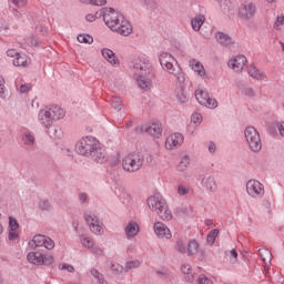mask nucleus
<instances>
[{"label": "nucleus", "instance_id": "1", "mask_svg": "<svg viewBox=\"0 0 284 284\" xmlns=\"http://www.w3.org/2000/svg\"><path fill=\"white\" fill-rule=\"evenodd\" d=\"M63 116H65V111L58 105H52L39 112V121L43 128H50L54 121H59Z\"/></svg>", "mask_w": 284, "mask_h": 284}, {"label": "nucleus", "instance_id": "2", "mask_svg": "<svg viewBox=\"0 0 284 284\" xmlns=\"http://www.w3.org/2000/svg\"><path fill=\"white\" fill-rule=\"evenodd\" d=\"M145 159L143 158V154L141 153H129L123 160H122V168L124 172H139L141 168H143V162Z\"/></svg>", "mask_w": 284, "mask_h": 284}, {"label": "nucleus", "instance_id": "3", "mask_svg": "<svg viewBox=\"0 0 284 284\" xmlns=\"http://www.w3.org/2000/svg\"><path fill=\"white\" fill-rule=\"evenodd\" d=\"M130 68H132L135 77H155L152 63H150V60L145 58H136L133 62H131Z\"/></svg>", "mask_w": 284, "mask_h": 284}, {"label": "nucleus", "instance_id": "4", "mask_svg": "<svg viewBox=\"0 0 284 284\" xmlns=\"http://www.w3.org/2000/svg\"><path fill=\"white\" fill-rule=\"evenodd\" d=\"M244 136L252 152H261L263 148V143L261 142V134L254 126H247L244 131Z\"/></svg>", "mask_w": 284, "mask_h": 284}, {"label": "nucleus", "instance_id": "5", "mask_svg": "<svg viewBox=\"0 0 284 284\" xmlns=\"http://www.w3.org/2000/svg\"><path fill=\"white\" fill-rule=\"evenodd\" d=\"M99 146V141L92 136H87L81 140L80 144L78 145V154H81L82 156H91V154H94V151Z\"/></svg>", "mask_w": 284, "mask_h": 284}, {"label": "nucleus", "instance_id": "6", "mask_svg": "<svg viewBox=\"0 0 284 284\" xmlns=\"http://www.w3.org/2000/svg\"><path fill=\"white\" fill-rule=\"evenodd\" d=\"M256 3L252 1H244L239 7L237 17L242 19V21H250V19H254V17H256Z\"/></svg>", "mask_w": 284, "mask_h": 284}, {"label": "nucleus", "instance_id": "7", "mask_svg": "<svg viewBox=\"0 0 284 284\" xmlns=\"http://www.w3.org/2000/svg\"><path fill=\"white\" fill-rule=\"evenodd\" d=\"M29 247L37 250V247H45V250H54V241L47 235L37 234L29 241Z\"/></svg>", "mask_w": 284, "mask_h": 284}, {"label": "nucleus", "instance_id": "8", "mask_svg": "<svg viewBox=\"0 0 284 284\" xmlns=\"http://www.w3.org/2000/svg\"><path fill=\"white\" fill-rule=\"evenodd\" d=\"M84 220L87 221L91 232L101 236L103 234V226L99 223V217L92 212L84 213Z\"/></svg>", "mask_w": 284, "mask_h": 284}, {"label": "nucleus", "instance_id": "9", "mask_svg": "<svg viewBox=\"0 0 284 284\" xmlns=\"http://www.w3.org/2000/svg\"><path fill=\"white\" fill-rule=\"evenodd\" d=\"M246 192L248 196H252L253 199H258V196H263L265 194V189L263 187V184L256 180H250L246 183Z\"/></svg>", "mask_w": 284, "mask_h": 284}, {"label": "nucleus", "instance_id": "10", "mask_svg": "<svg viewBox=\"0 0 284 284\" xmlns=\"http://www.w3.org/2000/svg\"><path fill=\"white\" fill-rule=\"evenodd\" d=\"M163 70H165V72H168L169 74H173L180 85H183V83H185V73H183V69H181L179 64H175L174 67V62H169V64H164Z\"/></svg>", "mask_w": 284, "mask_h": 284}, {"label": "nucleus", "instance_id": "11", "mask_svg": "<svg viewBox=\"0 0 284 284\" xmlns=\"http://www.w3.org/2000/svg\"><path fill=\"white\" fill-rule=\"evenodd\" d=\"M168 205V202H165V199L161 194L152 195L148 199V206L153 212H161V210H165V206Z\"/></svg>", "mask_w": 284, "mask_h": 284}, {"label": "nucleus", "instance_id": "12", "mask_svg": "<svg viewBox=\"0 0 284 284\" xmlns=\"http://www.w3.org/2000/svg\"><path fill=\"white\" fill-rule=\"evenodd\" d=\"M104 23L114 32L116 27L121 23V19H119V13L114 10V8H109V11L104 16Z\"/></svg>", "mask_w": 284, "mask_h": 284}, {"label": "nucleus", "instance_id": "13", "mask_svg": "<svg viewBox=\"0 0 284 284\" xmlns=\"http://www.w3.org/2000/svg\"><path fill=\"white\" fill-rule=\"evenodd\" d=\"M142 132L150 134L154 139H159V136L163 134V126L159 122H154L152 124H144L142 126Z\"/></svg>", "mask_w": 284, "mask_h": 284}, {"label": "nucleus", "instance_id": "14", "mask_svg": "<svg viewBox=\"0 0 284 284\" xmlns=\"http://www.w3.org/2000/svg\"><path fill=\"white\" fill-rule=\"evenodd\" d=\"M245 63H247V58H245V55H236L229 61V67L232 68L234 72H242L243 68H245Z\"/></svg>", "mask_w": 284, "mask_h": 284}, {"label": "nucleus", "instance_id": "15", "mask_svg": "<svg viewBox=\"0 0 284 284\" xmlns=\"http://www.w3.org/2000/svg\"><path fill=\"white\" fill-rule=\"evenodd\" d=\"M183 134L181 133H173L171 134L165 142V146L168 150H172L173 148H179L183 144Z\"/></svg>", "mask_w": 284, "mask_h": 284}, {"label": "nucleus", "instance_id": "16", "mask_svg": "<svg viewBox=\"0 0 284 284\" xmlns=\"http://www.w3.org/2000/svg\"><path fill=\"white\" fill-rule=\"evenodd\" d=\"M153 227L159 239H172V232H170V229L162 222H156Z\"/></svg>", "mask_w": 284, "mask_h": 284}, {"label": "nucleus", "instance_id": "17", "mask_svg": "<svg viewBox=\"0 0 284 284\" xmlns=\"http://www.w3.org/2000/svg\"><path fill=\"white\" fill-rule=\"evenodd\" d=\"M113 32H118V34L122 37H129V34H132V24L126 20H122L118 27L113 29Z\"/></svg>", "mask_w": 284, "mask_h": 284}, {"label": "nucleus", "instance_id": "18", "mask_svg": "<svg viewBox=\"0 0 284 284\" xmlns=\"http://www.w3.org/2000/svg\"><path fill=\"white\" fill-rule=\"evenodd\" d=\"M152 79H154V77L150 75H138L136 78V84L140 88V90H150V88H152Z\"/></svg>", "mask_w": 284, "mask_h": 284}, {"label": "nucleus", "instance_id": "19", "mask_svg": "<svg viewBox=\"0 0 284 284\" xmlns=\"http://www.w3.org/2000/svg\"><path fill=\"white\" fill-rule=\"evenodd\" d=\"M91 159L95 161V163H105V161H108L105 150L101 149V146L98 145L93 154H91Z\"/></svg>", "mask_w": 284, "mask_h": 284}, {"label": "nucleus", "instance_id": "20", "mask_svg": "<svg viewBox=\"0 0 284 284\" xmlns=\"http://www.w3.org/2000/svg\"><path fill=\"white\" fill-rule=\"evenodd\" d=\"M102 57H104V59L111 63V65H119V59L116 58V54L114 53V51L104 48L101 51Z\"/></svg>", "mask_w": 284, "mask_h": 284}, {"label": "nucleus", "instance_id": "21", "mask_svg": "<svg viewBox=\"0 0 284 284\" xmlns=\"http://www.w3.org/2000/svg\"><path fill=\"white\" fill-rule=\"evenodd\" d=\"M215 39L220 43V45L227 47V45L234 44V41L232 40V37L227 36V33H224V32H221V31H217L215 33Z\"/></svg>", "mask_w": 284, "mask_h": 284}, {"label": "nucleus", "instance_id": "22", "mask_svg": "<svg viewBox=\"0 0 284 284\" xmlns=\"http://www.w3.org/2000/svg\"><path fill=\"white\" fill-rule=\"evenodd\" d=\"M13 65L18 68H28L30 65V57L26 53H19L16 59H13Z\"/></svg>", "mask_w": 284, "mask_h": 284}, {"label": "nucleus", "instance_id": "23", "mask_svg": "<svg viewBox=\"0 0 284 284\" xmlns=\"http://www.w3.org/2000/svg\"><path fill=\"white\" fill-rule=\"evenodd\" d=\"M125 234L128 239H133L139 234V224L134 221L128 223L125 227Z\"/></svg>", "mask_w": 284, "mask_h": 284}, {"label": "nucleus", "instance_id": "24", "mask_svg": "<svg viewBox=\"0 0 284 284\" xmlns=\"http://www.w3.org/2000/svg\"><path fill=\"white\" fill-rule=\"evenodd\" d=\"M202 185H204L206 190H210V192H216V181L211 175L203 178Z\"/></svg>", "mask_w": 284, "mask_h": 284}, {"label": "nucleus", "instance_id": "25", "mask_svg": "<svg viewBox=\"0 0 284 284\" xmlns=\"http://www.w3.org/2000/svg\"><path fill=\"white\" fill-rule=\"evenodd\" d=\"M248 74L252 79H256L257 81H263V79H265V72L258 71L254 64H251Z\"/></svg>", "mask_w": 284, "mask_h": 284}, {"label": "nucleus", "instance_id": "26", "mask_svg": "<svg viewBox=\"0 0 284 284\" xmlns=\"http://www.w3.org/2000/svg\"><path fill=\"white\" fill-rule=\"evenodd\" d=\"M205 23V16H196L191 20V26L194 32H199L201 30V26Z\"/></svg>", "mask_w": 284, "mask_h": 284}, {"label": "nucleus", "instance_id": "27", "mask_svg": "<svg viewBox=\"0 0 284 284\" xmlns=\"http://www.w3.org/2000/svg\"><path fill=\"white\" fill-rule=\"evenodd\" d=\"M190 65L194 72H197L199 77H205V68L200 61L191 60Z\"/></svg>", "mask_w": 284, "mask_h": 284}, {"label": "nucleus", "instance_id": "28", "mask_svg": "<svg viewBox=\"0 0 284 284\" xmlns=\"http://www.w3.org/2000/svg\"><path fill=\"white\" fill-rule=\"evenodd\" d=\"M220 8L222 10V12H224V14H231L232 17H234V12L232 9V1L230 0H222L220 2Z\"/></svg>", "mask_w": 284, "mask_h": 284}, {"label": "nucleus", "instance_id": "29", "mask_svg": "<svg viewBox=\"0 0 284 284\" xmlns=\"http://www.w3.org/2000/svg\"><path fill=\"white\" fill-rule=\"evenodd\" d=\"M41 257L42 253L40 252H31L27 255V260L33 265H41Z\"/></svg>", "mask_w": 284, "mask_h": 284}, {"label": "nucleus", "instance_id": "30", "mask_svg": "<svg viewBox=\"0 0 284 284\" xmlns=\"http://www.w3.org/2000/svg\"><path fill=\"white\" fill-rule=\"evenodd\" d=\"M159 61L162 68H165L169 63L174 62V57L168 52H163L159 57Z\"/></svg>", "mask_w": 284, "mask_h": 284}, {"label": "nucleus", "instance_id": "31", "mask_svg": "<svg viewBox=\"0 0 284 284\" xmlns=\"http://www.w3.org/2000/svg\"><path fill=\"white\" fill-rule=\"evenodd\" d=\"M156 214L162 221H172V211L168 209V204L164 206V209L158 211Z\"/></svg>", "mask_w": 284, "mask_h": 284}, {"label": "nucleus", "instance_id": "32", "mask_svg": "<svg viewBox=\"0 0 284 284\" xmlns=\"http://www.w3.org/2000/svg\"><path fill=\"white\" fill-rule=\"evenodd\" d=\"M210 94L203 90H196L195 91V99L200 103V105H203L204 103H207V97Z\"/></svg>", "mask_w": 284, "mask_h": 284}, {"label": "nucleus", "instance_id": "33", "mask_svg": "<svg viewBox=\"0 0 284 284\" xmlns=\"http://www.w3.org/2000/svg\"><path fill=\"white\" fill-rule=\"evenodd\" d=\"M186 252H187L189 256H194V254H197V252H199V242H196L195 240L189 242Z\"/></svg>", "mask_w": 284, "mask_h": 284}, {"label": "nucleus", "instance_id": "34", "mask_svg": "<svg viewBox=\"0 0 284 284\" xmlns=\"http://www.w3.org/2000/svg\"><path fill=\"white\" fill-rule=\"evenodd\" d=\"M258 254L261 256V260L263 263H271L272 262V252L267 248H261L258 250Z\"/></svg>", "mask_w": 284, "mask_h": 284}, {"label": "nucleus", "instance_id": "35", "mask_svg": "<svg viewBox=\"0 0 284 284\" xmlns=\"http://www.w3.org/2000/svg\"><path fill=\"white\" fill-rule=\"evenodd\" d=\"M181 272L185 274V280L189 283H192V281H194V275L192 274V268L190 267V265H182Z\"/></svg>", "mask_w": 284, "mask_h": 284}, {"label": "nucleus", "instance_id": "36", "mask_svg": "<svg viewBox=\"0 0 284 284\" xmlns=\"http://www.w3.org/2000/svg\"><path fill=\"white\" fill-rule=\"evenodd\" d=\"M47 133L51 139H59L61 136V129L51 124L49 128H47Z\"/></svg>", "mask_w": 284, "mask_h": 284}, {"label": "nucleus", "instance_id": "37", "mask_svg": "<svg viewBox=\"0 0 284 284\" xmlns=\"http://www.w3.org/2000/svg\"><path fill=\"white\" fill-rule=\"evenodd\" d=\"M189 165H190V155H183L178 165L179 172H185Z\"/></svg>", "mask_w": 284, "mask_h": 284}, {"label": "nucleus", "instance_id": "38", "mask_svg": "<svg viewBox=\"0 0 284 284\" xmlns=\"http://www.w3.org/2000/svg\"><path fill=\"white\" fill-rule=\"evenodd\" d=\"M176 99L180 101V103H187V94L185 93V89H183V87H180L176 90Z\"/></svg>", "mask_w": 284, "mask_h": 284}, {"label": "nucleus", "instance_id": "39", "mask_svg": "<svg viewBox=\"0 0 284 284\" xmlns=\"http://www.w3.org/2000/svg\"><path fill=\"white\" fill-rule=\"evenodd\" d=\"M216 236H219V229L212 230L206 236L207 245H214L216 242Z\"/></svg>", "mask_w": 284, "mask_h": 284}, {"label": "nucleus", "instance_id": "40", "mask_svg": "<svg viewBox=\"0 0 284 284\" xmlns=\"http://www.w3.org/2000/svg\"><path fill=\"white\" fill-rule=\"evenodd\" d=\"M39 210H41L42 212H50V210H52V204L50 203V200H40Z\"/></svg>", "mask_w": 284, "mask_h": 284}, {"label": "nucleus", "instance_id": "41", "mask_svg": "<svg viewBox=\"0 0 284 284\" xmlns=\"http://www.w3.org/2000/svg\"><path fill=\"white\" fill-rule=\"evenodd\" d=\"M111 105L114 110H116V112H121L123 108V101L121 100V98L115 97L113 98V100H111Z\"/></svg>", "mask_w": 284, "mask_h": 284}, {"label": "nucleus", "instance_id": "42", "mask_svg": "<svg viewBox=\"0 0 284 284\" xmlns=\"http://www.w3.org/2000/svg\"><path fill=\"white\" fill-rule=\"evenodd\" d=\"M52 263H54V256L42 253L40 265H52Z\"/></svg>", "mask_w": 284, "mask_h": 284}, {"label": "nucleus", "instance_id": "43", "mask_svg": "<svg viewBox=\"0 0 284 284\" xmlns=\"http://www.w3.org/2000/svg\"><path fill=\"white\" fill-rule=\"evenodd\" d=\"M175 250H178L180 254H185L187 252L185 242L183 240H178L175 243Z\"/></svg>", "mask_w": 284, "mask_h": 284}, {"label": "nucleus", "instance_id": "44", "mask_svg": "<svg viewBox=\"0 0 284 284\" xmlns=\"http://www.w3.org/2000/svg\"><path fill=\"white\" fill-rule=\"evenodd\" d=\"M205 108H209L210 110H214V108H219V102L214 98H210L207 95L206 102L203 104Z\"/></svg>", "mask_w": 284, "mask_h": 284}, {"label": "nucleus", "instance_id": "45", "mask_svg": "<svg viewBox=\"0 0 284 284\" xmlns=\"http://www.w3.org/2000/svg\"><path fill=\"white\" fill-rule=\"evenodd\" d=\"M78 41L79 43H93L94 42V38H92V36L90 34H79L78 36Z\"/></svg>", "mask_w": 284, "mask_h": 284}, {"label": "nucleus", "instance_id": "46", "mask_svg": "<svg viewBox=\"0 0 284 284\" xmlns=\"http://www.w3.org/2000/svg\"><path fill=\"white\" fill-rule=\"evenodd\" d=\"M111 272L115 275L119 276V274H123V266L119 263H113L110 266Z\"/></svg>", "mask_w": 284, "mask_h": 284}, {"label": "nucleus", "instance_id": "47", "mask_svg": "<svg viewBox=\"0 0 284 284\" xmlns=\"http://www.w3.org/2000/svg\"><path fill=\"white\" fill-rule=\"evenodd\" d=\"M141 262L139 260L135 261H129L125 263V271L130 272V270H136V267H140Z\"/></svg>", "mask_w": 284, "mask_h": 284}, {"label": "nucleus", "instance_id": "48", "mask_svg": "<svg viewBox=\"0 0 284 284\" xmlns=\"http://www.w3.org/2000/svg\"><path fill=\"white\" fill-rule=\"evenodd\" d=\"M91 274L98 280V283L108 284V281L103 278V274L99 273L97 268H92Z\"/></svg>", "mask_w": 284, "mask_h": 284}, {"label": "nucleus", "instance_id": "49", "mask_svg": "<svg viewBox=\"0 0 284 284\" xmlns=\"http://www.w3.org/2000/svg\"><path fill=\"white\" fill-rule=\"evenodd\" d=\"M81 243L83 247H88V250H92L94 247V241L90 237H81Z\"/></svg>", "mask_w": 284, "mask_h": 284}, {"label": "nucleus", "instance_id": "50", "mask_svg": "<svg viewBox=\"0 0 284 284\" xmlns=\"http://www.w3.org/2000/svg\"><path fill=\"white\" fill-rule=\"evenodd\" d=\"M9 227L11 232H17V230H19V222H17V219L12 216L9 217Z\"/></svg>", "mask_w": 284, "mask_h": 284}, {"label": "nucleus", "instance_id": "51", "mask_svg": "<svg viewBox=\"0 0 284 284\" xmlns=\"http://www.w3.org/2000/svg\"><path fill=\"white\" fill-rule=\"evenodd\" d=\"M226 256H230V263H236L237 258H239V253L236 252V250H231L229 252H226Z\"/></svg>", "mask_w": 284, "mask_h": 284}, {"label": "nucleus", "instance_id": "52", "mask_svg": "<svg viewBox=\"0 0 284 284\" xmlns=\"http://www.w3.org/2000/svg\"><path fill=\"white\" fill-rule=\"evenodd\" d=\"M110 8H102L99 11L95 12V14H93V17H95V19H101V17H103V21L105 20V14H108Z\"/></svg>", "mask_w": 284, "mask_h": 284}, {"label": "nucleus", "instance_id": "53", "mask_svg": "<svg viewBox=\"0 0 284 284\" xmlns=\"http://www.w3.org/2000/svg\"><path fill=\"white\" fill-rule=\"evenodd\" d=\"M178 193L180 194V196H185L186 194H190V187L184 185H179Z\"/></svg>", "mask_w": 284, "mask_h": 284}, {"label": "nucleus", "instance_id": "54", "mask_svg": "<svg viewBox=\"0 0 284 284\" xmlns=\"http://www.w3.org/2000/svg\"><path fill=\"white\" fill-rule=\"evenodd\" d=\"M6 81L2 77H0V98L6 99V85L3 84Z\"/></svg>", "mask_w": 284, "mask_h": 284}, {"label": "nucleus", "instance_id": "55", "mask_svg": "<svg viewBox=\"0 0 284 284\" xmlns=\"http://www.w3.org/2000/svg\"><path fill=\"white\" fill-rule=\"evenodd\" d=\"M24 145H34V136L31 134H26L23 138Z\"/></svg>", "mask_w": 284, "mask_h": 284}, {"label": "nucleus", "instance_id": "56", "mask_svg": "<svg viewBox=\"0 0 284 284\" xmlns=\"http://www.w3.org/2000/svg\"><path fill=\"white\" fill-rule=\"evenodd\" d=\"M191 121L193 123H201V121H203V115H201L200 113H193Z\"/></svg>", "mask_w": 284, "mask_h": 284}, {"label": "nucleus", "instance_id": "57", "mask_svg": "<svg viewBox=\"0 0 284 284\" xmlns=\"http://www.w3.org/2000/svg\"><path fill=\"white\" fill-rule=\"evenodd\" d=\"M59 270H67L70 273L74 272V266L70 265V264H60L59 265Z\"/></svg>", "mask_w": 284, "mask_h": 284}, {"label": "nucleus", "instance_id": "58", "mask_svg": "<svg viewBox=\"0 0 284 284\" xmlns=\"http://www.w3.org/2000/svg\"><path fill=\"white\" fill-rule=\"evenodd\" d=\"M197 284H212L210 278L205 277V275H201L197 280Z\"/></svg>", "mask_w": 284, "mask_h": 284}, {"label": "nucleus", "instance_id": "59", "mask_svg": "<svg viewBox=\"0 0 284 284\" xmlns=\"http://www.w3.org/2000/svg\"><path fill=\"white\" fill-rule=\"evenodd\" d=\"M12 3H14V6H17L18 8H23L26 6V3H28V0H11Z\"/></svg>", "mask_w": 284, "mask_h": 284}, {"label": "nucleus", "instance_id": "60", "mask_svg": "<svg viewBox=\"0 0 284 284\" xmlns=\"http://www.w3.org/2000/svg\"><path fill=\"white\" fill-rule=\"evenodd\" d=\"M91 252L92 254H97L98 256H101V254H103V250H101V247L99 246L91 247Z\"/></svg>", "mask_w": 284, "mask_h": 284}, {"label": "nucleus", "instance_id": "61", "mask_svg": "<svg viewBox=\"0 0 284 284\" xmlns=\"http://www.w3.org/2000/svg\"><path fill=\"white\" fill-rule=\"evenodd\" d=\"M108 3V0H92L91 6H105Z\"/></svg>", "mask_w": 284, "mask_h": 284}, {"label": "nucleus", "instance_id": "62", "mask_svg": "<svg viewBox=\"0 0 284 284\" xmlns=\"http://www.w3.org/2000/svg\"><path fill=\"white\" fill-rule=\"evenodd\" d=\"M244 94H245L246 97H254V94H255L254 89H252V88H245V89H244Z\"/></svg>", "mask_w": 284, "mask_h": 284}, {"label": "nucleus", "instance_id": "63", "mask_svg": "<svg viewBox=\"0 0 284 284\" xmlns=\"http://www.w3.org/2000/svg\"><path fill=\"white\" fill-rule=\"evenodd\" d=\"M79 201L80 203H85V201H88V193H80L79 194Z\"/></svg>", "mask_w": 284, "mask_h": 284}, {"label": "nucleus", "instance_id": "64", "mask_svg": "<svg viewBox=\"0 0 284 284\" xmlns=\"http://www.w3.org/2000/svg\"><path fill=\"white\" fill-rule=\"evenodd\" d=\"M277 130H278L281 136H284V122H281L277 124Z\"/></svg>", "mask_w": 284, "mask_h": 284}]
</instances>
